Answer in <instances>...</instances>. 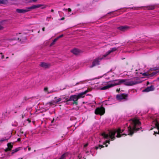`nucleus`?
I'll return each mask as SVG.
<instances>
[{"mask_svg":"<svg viewBox=\"0 0 159 159\" xmlns=\"http://www.w3.org/2000/svg\"><path fill=\"white\" fill-rule=\"evenodd\" d=\"M50 18H51V17H48L46 18V20L48 21H49V19Z\"/></svg>","mask_w":159,"mask_h":159,"instance_id":"4c0bfd02","label":"nucleus"},{"mask_svg":"<svg viewBox=\"0 0 159 159\" xmlns=\"http://www.w3.org/2000/svg\"><path fill=\"white\" fill-rule=\"evenodd\" d=\"M154 122L155 125V126L157 128V129L158 130V132H154V134H159V123H158L157 121H154Z\"/></svg>","mask_w":159,"mask_h":159,"instance_id":"f3484780","label":"nucleus"},{"mask_svg":"<svg viewBox=\"0 0 159 159\" xmlns=\"http://www.w3.org/2000/svg\"><path fill=\"white\" fill-rule=\"evenodd\" d=\"M25 116V115H22V119L24 118V116Z\"/></svg>","mask_w":159,"mask_h":159,"instance_id":"5fc2aeb1","label":"nucleus"},{"mask_svg":"<svg viewBox=\"0 0 159 159\" xmlns=\"http://www.w3.org/2000/svg\"><path fill=\"white\" fill-rule=\"evenodd\" d=\"M117 85V84H108L107 85L100 88L101 90H105L108 89L110 88Z\"/></svg>","mask_w":159,"mask_h":159,"instance_id":"9d476101","label":"nucleus"},{"mask_svg":"<svg viewBox=\"0 0 159 159\" xmlns=\"http://www.w3.org/2000/svg\"><path fill=\"white\" fill-rule=\"evenodd\" d=\"M22 129H20V133L21 134H23V133H24V132H23V131H22Z\"/></svg>","mask_w":159,"mask_h":159,"instance_id":"79ce46f5","label":"nucleus"},{"mask_svg":"<svg viewBox=\"0 0 159 159\" xmlns=\"http://www.w3.org/2000/svg\"><path fill=\"white\" fill-rule=\"evenodd\" d=\"M157 80H159V77L157 78Z\"/></svg>","mask_w":159,"mask_h":159,"instance_id":"bf43d9fd","label":"nucleus"},{"mask_svg":"<svg viewBox=\"0 0 159 159\" xmlns=\"http://www.w3.org/2000/svg\"><path fill=\"white\" fill-rule=\"evenodd\" d=\"M8 58V57H6V58Z\"/></svg>","mask_w":159,"mask_h":159,"instance_id":"69168bd1","label":"nucleus"},{"mask_svg":"<svg viewBox=\"0 0 159 159\" xmlns=\"http://www.w3.org/2000/svg\"><path fill=\"white\" fill-rule=\"evenodd\" d=\"M45 29V27L43 28L42 29L43 31H44Z\"/></svg>","mask_w":159,"mask_h":159,"instance_id":"603ef678","label":"nucleus"},{"mask_svg":"<svg viewBox=\"0 0 159 159\" xmlns=\"http://www.w3.org/2000/svg\"><path fill=\"white\" fill-rule=\"evenodd\" d=\"M110 141L109 140H106L105 142L103 143V145H105V146L107 147L108 146L107 144H106L107 143H110Z\"/></svg>","mask_w":159,"mask_h":159,"instance_id":"cd10ccee","label":"nucleus"},{"mask_svg":"<svg viewBox=\"0 0 159 159\" xmlns=\"http://www.w3.org/2000/svg\"><path fill=\"white\" fill-rule=\"evenodd\" d=\"M143 76H147L148 77H149V73L147 72H144L143 73Z\"/></svg>","mask_w":159,"mask_h":159,"instance_id":"c756f323","label":"nucleus"},{"mask_svg":"<svg viewBox=\"0 0 159 159\" xmlns=\"http://www.w3.org/2000/svg\"><path fill=\"white\" fill-rule=\"evenodd\" d=\"M22 36H21L20 37H18L17 38V40H25L26 39L25 36H23V37H22Z\"/></svg>","mask_w":159,"mask_h":159,"instance_id":"a878e982","label":"nucleus"},{"mask_svg":"<svg viewBox=\"0 0 159 159\" xmlns=\"http://www.w3.org/2000/svg\"><path fill=\"white\" fill-rule=\"evenodd\" d=\"M27 121H28L29 122V123H30L31 122L30 120L29 119H28L27 120Z\"/></svg>","mask_w":159,"mask_h":159,"instance_id":"ea45409f","label":"nucleus"},{"mask_svg":"<svg viewBox=\"0 0 159 159\" xmlns=\"http://www.w3.org/2000/svg\"><path fill=\"white\" fill-rule=\"evenodd\" d=\"M129 27L126 26H121L118 27L117 29L123 32L125 31L128 29Z\"/></svg>","mask_w":159,"mask_h":159,"instance_id":"2eb2a0df","label":"nucleus"},{"mask_svg":"<svg viewBox=\"0 0 159 159\" xmlns=\"http://www.w3.org/2000/svg\"><path fill=\"white\" fill-rule=\"evenodd\" d=\"M39 32H40V31H39L38 32L39 33Z\"/></svg>","mask_w":159,"mask_h":159,"instance_id":"e2e57ef3","label":"nucleus"},{"mask_svg":"<svg viewBox=\"0 0 159 159\" xmlns=\"http://www.w3.org/2000/svg\"><path fill=\"white\" fill-rule=\"evenodd\" d=\"M155 89L154 86L153 85H151L149 87H148L147 88H145L143 91V92H149L150 91H153Z\"/></svg>","mask_w":159,"mask_h":159,"instance_id":"ddd939ff","label":"nucleus"},{"mask_svg":"<svg viewBox=\"0 0 159 159\" xmlns=\"http://www.w3.org/2000/svg\"><path fill=\"white\" fill-rule=\"evenodd\" d=\"M23 159V158H21V159Z\"/></svg>","mask_w":159,"mask_h":159,"instance_id":"338daca9","label":"nucleus"},{"mask_svg":"<svg viewBox=\"0 0 159 159\" xmlns=\"http://www.w3.org/2000/svg\"><path fill=\"white\" fill-rule=\"evenodd\" d=\"M120 89L119 88V89H116V92H119L120 91Z\"/></svg>","mask_w":159,"mask_h":159,"instance_id":"e433bc0d","label":"nucleus"},{"mask_svg":"<svg viewBox=\"0 0 159 159\" xmlns=\"http://www.w3.org/2000/svg\"><path fill=\"white\" fill-rule=\"evenodd\" d=\"M121 132V129L118 128L117 129H114L113 131H110L109 132L110 138L111 139V140H113L115 139V135L116 133H117V134L116 137L117 138H120L123 135L126 136L127 134H120Z\"/></svg>","mask_w":159,"mask_h":159,"instance_id":"7ed1b4c3","label":"nucleus"},{"mask_svg":"<svg viewBox=\"0 0 159 159\" xmlns=\"http://www.w3.org/2000/svg\"><path fill=\"white\" fill-rule=\"evenodd\" d=\"M81 98H83V97H82L80 93H79L78 95H71L69 99L66 101H65L63 102H66V104L68 105L69 103L68 102L72 101H73L72 104L77 105L78 104V100Z\"/></svg>","mask_w":159,"mask_h":159,"instance_id":"f03ea898","label":"nucleus"},{"mask_svg":"<svg viewBox=\"0 0 159 159\" xmlns=\"http://www.w3.org/2000/svg\"><path fill=\"white\" fill-rule=\"evenodd\" d=\"M54 120V118H53L52 120L51 121V123H53Z\"/></svg>","mask_w":159,"mask_h":159,"instance_id":"8fccbe9b","label":"nucleus"},{"mask_svg":"<svg viewBox=\"0 0 159 159\" xmlns=\"http://www.w3.org/2000/svg\"><path fill=\"white\" fill-rule=\"evenodd\" d=\"M63 34H61L59 35V36L57 37L56 38H55L54 40H58L59 39L63 37Z\"/></svg>","mask_w":159,"mask_h":159,"instance_id":"c85d7f7f","label":"nucleus"},{"mask_svg":"<svg viewBox=\"0 0 159 159\" xmlns=\"http://www.w3.org/2000/svg\"><path fill=\"white\" fill-rule=\"evenodd\" d=\"M7 140V139H4V138H2L0 140V142H2L5 141Z\"/></svg>","mask_w":159,"mask_h":159,"instance_id":"f704fd0d","label":"nucleus"},{"mask_svg":"<svg viewBox=\"0 0 159 159\" xmlns=\"http://www.w3.org/2000/svg\"><path fill=\"white\" fill-rule=\"evenodd\" d=\"M48 90V88L46 87V88H44V90L45 91H47V90Z\"/></svg>","mask_w":159,"mask_h":159,"instance_id":"a19ab883","label":"nucleus"},{"mask_svg":"<svg viewBox=\"0 0 159 159\" xmlns=\"http://www.w3.org/2000/svg\"><path fill=\"white\" fill-rule=\"evenodd\" d=\"M20 147H19L16 148L15 149L13 150L12 151V152H11V154L13 155V154L17 152L18 151L20 150Z\"/></svg>","mask_w":159,"mask_h":159,"instance_id":"4be33fe9","label":"nucleus"},{"mask_svg":"<svg viewBox=\"0 0 159 159\" xmlns=\"http://www.w3.org/2000/svg\"><path fill=\"white\" fill-rule=\"evenodd\" d=\"M68 11L69 12H70L71 11V9L70 8L68 9Z\"/></svg>","mask_w":159,"mask_h":159,"instance_id":"de8ad7c7","label":"nucleus"},{"mask_svg":"<svg viewBox=\"0 0 159 159\" xmlns=\"http://www.w3.org/2000/svg\"><path fill=\"white\" fill-rule=\"evenodd\" d=\"M70 52L73 54L76 55H79L82 52V51L81 50L76 48H74L71 50Z\"/></svg>","mask_w":159,"mask_h":159,"instance_id":"f8f14e48","label":"nucleus"},{"mask_svg":"<svg viewBox=\"0 0 159 159\" xmlns=\"http://www.w3.org/2000/svg\"><path fill=\"white\" fill-rule=\"evenodd\" d=\"M128 94L125 93H122L120 94H118L116 95V99L118 100H121L124 99L125 100H128Z\"/></svg>","mask_w":159,"mask_h":159,"instance_id":"0eeeda50","label":"nucleus"},{"mask_svg":"<svg viewBox=\"0 0 159 159\" xmlns=\"http://www.w3.org/2000/svg\"><path fill=\"white\" fill-rule=\"evenodd\" d=\"M43 5L41 4H38L36 5H34L32 6L26 7V12H27L29 11H31L32 9H34L36 8H38L42 6Z\"/></svg>","mask_w":159,"mask_h":159,"instance_id":"1a4fd4ad","label":"nucleus"},{"mask_svg":"<svg viewBox=\"0 0 159 159\" xmlns=\"http://www.w3.org/2000/svg\"><path fill=\"white\" fill-rule=\"evenodd\" d=\"M149 84V82L148 81L147 83V85H148V84Z\"/></svg>","mask_w":159,"mask_h":159,"instance_id":"6e6d98bb","label":"nucleus"},{"mask_svg":"<svg viewBox=\"0 0 159 159\" xmlns=\"http://www.w3.org/2000/svg\"><path fill=\"white\" fill-rule=\"evenodd\" d=\"M121 79H118V80H111L110 81V82H116V83H114V84H119V80H120Z\"/></svg>","mask_w":159,"mask_h":159,"instance_id":"b1692460","label":"nucleus"},{"mask_svg":"<svg viewBox=\"0 0 159 159\" xmlns=\"http://www.w3.org/2000/svg\"><path fill=\"white\" fill-rule=\"evenodd\" d=\"M29 99V98H27L26 97H25L24 98L23 102H24L25 101H27Z\"/></svg>","mask_w":159,"mask_h":159,"instance_id":"473e14b6","label":"nucleus"},{"mask_svg":"<svg viewBox=\"0 0 159 159\" xmlns=\"http://www.w3.org/2000/svg\"><path fill=\"white\" fill-rule=\"evenodd\" d=\"M62 100V98H59L56 101H55V102L56 104L58 103L59 102Z\"/></svg>","mask_w":159,"mask_h":159,"instance_id":"7c9ffc66","label":"nucleus"},{"mask_svg":"<svg viewBox=\"0 0 159 159\" xmlns=\"http://www.w3.org/2000/svg\"><path fill=\"white\" fill-rule=\"evenodd\" d=\"M111 12L108 13V14H109L110 13H111Z\"/></svg>","mask_w":159,"mask_h":159,"instance_id":"0e129e2a","label":"nucleus"},{"mask_svg":"<svg viewBox=\"0 0 159 159\" xmlns=\"http://www.w3.org/2000/svg\"><path fill=\"white\" fill-rule=\"evenodd\" d=\"M0 4H7L8 3L7 0H0Z\"/></svg>","mask_w":159,"mask_h":159,"instance_id":"aec40b11","label":"nucleus"},{"mask_svg":"<svg viewBox=\"0 0 159 159\" xmlns=\"http://www.w3.org/2000/svg\"><path fill=\"white\" fill-rule=\"evenodd\" d=\"M66 156V154L64 153L62 154L59 159H65Z\"/></svg>","mask_w":159,"mask_h":159,"instance_id":"2f4dec72","label":"nucleus"},{"mask_svg":"<svg viewBox=\"0 0 159 159\" xmlns=\"http://www.w3.org/2000/svg\"><path fill=\"white\" fill-rule=\"evenodd\" d=\"M103 57H98L95 59L93 61L92 65L90 67L92 68L97 65H99V61L102 60Z\"/></svg>","mask_w":159,"mask_h":159,"instance_id":"6e6552de","label":"nucleus"},{"mask_svg":"<svg viewBox=\"0 0 159 159\" xmlns=\"http://www.w3.org/2000/svg\"><path fill=\"white\" fill-rule=\"evenodd\" d=\"M23 159V158H21V159Z\"/></svg>","mask_w":159,"mask_h":159,"instance_id":"774afa93","label":"nucleus"},{"mask_svg":"<svg viewBox=\"0 0 159 159\" xmlns=\"http://www.w3.org/2000/svg\"><path fill=\"white\" fill-rule=\"evenodd\" d=\"M56 104L55 101H52L47 103V104L49 105L50 106H52V105H55Z\"/></svg>","mask_w":159,"mask_h":159,"instance_id":"5701e85b","label":"nucleus"},{"mask_svg":"<svg viewBox=\"0 0 159 159\" xmlns=\"http://www.w3.org/2000/svg\"><path fill=\"white\" fill-rule=\"evenodd\" d=\"M7 148L4 149V151L5 152H7L11 150L13 147V143H8L7 144Z\"/></svg>","mask_w":159,"mask_h":159,"instance_id":"9b49d317","label":"nucleus"},{"mask_svg":"<svg viewBox=\"0 0 159 159\" xmlns=\"http://www.w3.org/2000/svg\"><path fill=\"white\" fill-rule=\"evenodd\" d=\"M157 73V72L155 71L154 72L152 73L151 74H149V77H152L154 75H155Z\"/></svg>","mask_w":159,"mask_h":159,"instance_id":"393cba45","label":"nucleus"},{"mask_svg":"<svg viewBox=\"0 0 159 159\" xmlns=\"http://www.w3.org/2000/svg\"><path fill=\"white\" fill-rule=\"evenodd\" d=\"M102 135L104 138L105 139H107L109 138H110V135H109L107 134H106L105 133H103L102 134Z\"/></svg>","mask_w":159,"mask_h":159,"instance_id":"6ab92c4d","label":"nucleus"},{"mask_svg":"<svg viewBox=\"0 0 159 159\" xmlns=\"http://www.w3.org/2000/svg\"><path fill=\"white\" fill-rule=\"evenodd\" d=\"M119 84H117V85L123 84L126 86H130L138 84V82L136 81H129V80L127 79H121V80H119Z\"/></svg>","mask_w":159,"mask_h":159,"instance_id":"20e7f679","label":"nucleus"},{"mask_svg":"<svg viewBox=\"0 0 159 159\" xmlns=\"http://www.w3.org/2000/svg\"><path fill=\"white\" fill-rule=\"evenodd\" d=\"M56 98H57V97H55V99Z\"/></svg>","mask_w":159,"mask_h":159,"instance_id":"052dcab7","label":"nucleus"},{"mask_svg":"<svg viewBox=\"0 0 159 159\" xmlns=\"http://www.w3.org/2000/svg\"><path fill=\"white\" fill-rule=\"evenodd\" d=\"M64 19H65V18H64V17H63L61 18V19L60 20H64Z\"/></svg>","mask_w":159,"mask_h":159,"instance_id":"09e8293b","label":"nucleus"},{"mask_svg":"<svg viewBox=\"0 0 159 159\" xmlns=\"http://www.w3.org/2000/svg\"><path fill=\"white\" fill-rule=\"evenodd\" d=\"M51 11L52 12H53L54 11V10L53 9H52L51 10Z\"/></svg>","mask_w":159,"mask_h":159,"instance_id":"13d9d810","label":"nucleus"},{"mask_svg":"<svg viewBox=\"0 0 159 159\" xmlns=\"http://www.w3.org/2000/svg\"><path fill=\"white\" fill-rule=\"evenodd\" d=\"M88 145V143H86V144H85L84 145V147H87Z\"/></svg>","mask_w":159,"mask_h":159,"instance_id":"c03bdc74","label":"nucleus"},{"mask_svg":"<svg viewBox=\"0 0 159 159\" xmlns=\"http://www.w3.org/2000/svg\"><path fill=\"white\" fill-rule=\"evenodd\" d=\"M60 98H62V100L64 99H65L66 100V101L68 99V98H66V97H62Z\"/></svg>","mask_w":159,"mask_h":159,"instance_id":"c9c22d12","label":"nucleus"},{"mask_svg":"<svg viewBox=\"0 0 159 159\" xmlns=\"http://www.w3.org/2000/svg\"><path fill=\"white\" fill-rule=\"evenodd\" d=\"M131 125L128 127V131L129 132L128 135L132 136L134 133L139 131L140 129H141V123L137 119H134L130 120Z\"/></svg>","mask_w":159,"mask_h":159,"instance_id":"f257e3e1","label":"nucleus"},{"mask_svg":"<svg viewBox=\"0 0 159 159\" xmlns=\"http://www.w3.org/2000/svg\"><path fill=\"white\" fill-rule=\"evenodd\" d=\"M0 159H6L4 156H2L0 157Z\"/></svg>","mask_w":159,"mask_h":159,"instance_id":"58836bf2","label":"nucleus"},{"mask_svg":"<svg viewBox=\"0 0 159 159\" xmlns=\"http://www.w3.org/2000/svg\"><path fill=\"white\" fill-rule=\"evenodd\" d=\"M104 147V146H103V145H99L98 146H96V147H95V149L96 150H97L99 148L100 149H101L102 148H103Z\"/></svg>","mask_w":159,"mask_h":159,"instance_id":"bb28decb","label":"nucleus"},{"mask_svg":"<svg viewBox=\"0 0 159 159\" xmlns=\"http://www.w3.org/2000/svg\"><path fill=\"white\" fill-rule=\"evenodd\" d=\"M89 89H87L86 90H85L84 92H81L80 93V94L81 95L82 97H83V98L84 97V95L86 94L89 91Z\"/></svg>","mask_w":159,"mask_h":159,"instance_id":"412c9836","label":"nucleus"},{"mask_svg":"<svg viewBox=\"0 0 159 159\" xmlns=\"http://www.w3.org/2000/svg\"><path fill=\"white\" fill-rule=\"evenodd\" d=\"M17 141L18 142H20V138H18L17 139Z\"/></svg>","mask_w":159,"mask_h":159,"instance_id":"3c124183","label":"nucleus"},{"mask_svg":"<svg viewBox=\"0 0 159 159\" xmlns=\"http://www.w3.org/2000/svg\"><path fill=\"white\" fill-rule=\"evenodd\" d=\"M117 50V49L116 48H111L106 53L103 55V57H106L111 52H113Z\"/></svg>","mask_w":159,"mask_h":159,"instance_id":"4468645a","label":"nucleus"},{"mask_svg":"<svg viewBox=\"0 0 159 159\" xmlns=\"http://www.w3.org/2000/svg\"><path fill=\"white\" fill-rule=\"evenodd\" d=\"M4 58V55H2V59H3Z\"/></svg>","mask_w":159,"mask_h":159,"instance_id":"4d7b16f0","label":"nucleus"},{"mask_svg":"<svg viewBox=\"0 0 159 159\" xmlns=\"http://www.w3.org/2000/svg\"><path fill=\"white\" fill-rule=\"evenodd\" d=\"M27 147H28V150L29 151H30L31 150V148L29 147V146H28Z\"/></svg>","mask_w":159,"mask_h":159,"instance_id":"37998d69","label":"nucleus"},{"mask_svg":"<svg viewBox=\"0 0 159 159\" xmlns=\"http://www.w3.org/2000/svg\"><path fill=\"white\" fill-rule=\"evenodd\" d=\"M40 66L44 68H48L50 66V65L44 62H42L41 63Z\"/></svg>","mask_w":159,"mask_h":159,"instance_id":"dca6fc26","label":"nucleus"},{"mask_svg":"<svg viewBox=\"0 0 159 159\" xmlns=\"http://www.w3.org/2000/svg\"><path fill=\"white\" fill-rule=\"evenodd\" d=\"M38 0H32V1L34 2H36Z\"/></svg>","mask_w":159,"mask_h":159,"instance_id":"864d4df0","label":"nucleus"},{"mask_svg":"<svg viewBox=\"0 0 159 159\" xmlns=\"http://www.w3.org/2000/svg\"><path fill=\"white\" fill-rule=\"evenodd\" d=\"M143 7H144L145 9H144V10H153L156 7V5H151L149 6H147L145 7H132L131 8L129 7V8H132V9H134L135 10H138V8H142Z\"/></svg>","mask_w":159,"mask_h":159,"instance_id":"423d86ee","label":"nucleus"},{"mask_svg":"<svg viewBox=\"0 0 159 159\" xmlns=\"http://www.w3.org/2000/svg\"><path fill=\"white\" fill-rule=\"evenodd\" d=\"M20 34H20V33H19V35H20Z\"/></svg>","mask_w":159,"mask_h":159,"instance_id":"680f3d73","label":"nucleus"},{"mask_svg":"<svg viewBox=\"0 0 159 159\" xmlns=\"http://www.w3.org/2000/svg\"><path fill=\"white\" fill-rule=\"evenodd\" d=\"M57 40H53V41L52 43L50 45V47H51L53 46L54 44L56 43V42Z\"/></svg>","mask_w":159,"mask_h":159,"instance_id":"72a5a7b5","label":"nucleus"},{"mask_svg":"<svg viewBox=\"0 0 159 159\" xmlns=\"http://www.w3.org/2000/svg\"><path fill=\"white\" fill-rule=\"evenodd\" d=\"M26 9H16V11L19 13H25L26 12Z\"/></svg>","mask_w":159,"mask_h":159,"instance_id":"a211bd4d","label":"nucleus"},{"mask_svg":"<svg viewBox=\"0 0 159 159\" xmlns=\"http://www.w3.org/2000/svg\"><path fill=\"white\" fill-rule=\"evenodd\" d=\"M124 129H123L122 130H121V132L120 133V134L123 132L124 131Z\"/></svg>","mask_w":159,"mask_h":159,"instance_id":"a18cd8bd","label":"nucleus"},{"mask_svg":"<svg viewBox=\"0 0 159 159\" xmlns=\"http://www.w3.org/2000/svg\"><path fill=\"white\" fill-rule=\"evenodd\" d=\"M105 112V109L102 107L97 108L95 110V113L96 115H103Z\"/></svg>","mask_w":159,"mask_h":159,"instance_id":"39448f33","label":"nucleus"},{"mask_svg":"<svg viewBox=\"0 0 159 159\" xmlns=\"http://www.w3.org/2000/svg\"><path fill=\"white\" fill-rule=\"evenodd\" d=\"M3 29V27L0 25V30H2Z\"/></svg>","mask_w":159,"mask_h":159,"instance_id":"49530a36","label":"nucleus"}]
</instances>
